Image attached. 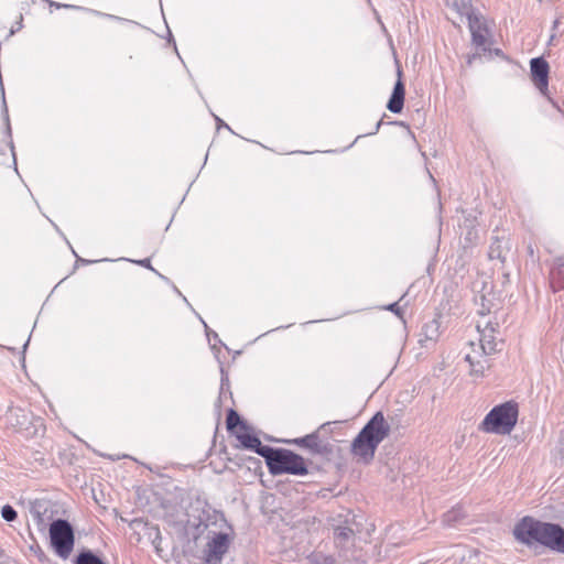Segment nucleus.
Listing matches in <instances>:
<instances>
[{"mask_svg":"<svg viewBox=\"0 0 564 564\" xmlns=\"http://www.w3.org/2000/svg\"><path fill=\"white\" fill-rule=\"evenodd\" d=\"M513 535L523 544L539 543L551 551L564 554V528L557 523L543 522L525 516L514 525Z\"/></svg>","mask_w":564,"mask_h":564,"instance_id":"obj_1","label":"nucleus"},{"mask_svg":"<svg viewBox=\"0 0 564 564\" xmlns=\"http://www.w3.org/2000/svg\"><path fill=\"white\" fill-rule=\"evenodd\" d=\"M390 425L382 412H377L364 425L350 445V453L358 462L370 464L379 444L389 436Z\"/></svg>","mask_w":564,"mask_h":564,"instance_id":"obj_2","label":"nucleus"},{"mask_svg":"<svg viewBox=\"0 0 564 564\" xmlns=\"http://www.w3.org/2000/svg\"><path fill=\"white\" fill-rule=\"evenodd\" d=\"M263 458L265 459L269 473L273 476L283 474L305 476L308 474L305 459L290 449L270 446L269 453Z\"/></svg>","mask_w":564,"mask_h":564,"instance_id":"obj_3","label":"nucleus"},{"mask_svg":"<svg viewBox=\"0 0 564 564\" xmlns=\"http://www.w3.org/2000/svg\"><path fill=\"white\" fill-rule=\"evenodd\" d=\"M519 415L518 404L507 401L494 406L481 422V430L487 433L510 434Z\"/></svg>","mask_w":564,"mask_h":564,"instance_id":"obj_4","label":"nucleus"},{"mask_svg":"<svg viewBox=\"0 0 564 564\" xmlns=\"http://www.w3.org/2000/svg\"><path fill=\"white\" fill-rule=\"evenodd\" d=\"M51 545L55 553L66 560L74 547L75 535L72 524L65 519L54 520L50 525Z\"/></svg>","mask_w":564,"mask_h":564,"instance_id":"obj_5","label":"nucleus"},{"mask_svg":"<svg viewBox=\"0 0 564 564\" xmlns=\"http://www.w3.org/2000/svg\"><path fill=\"white\" fill-rule=\"evenodd\" d=\"M466 18L471 34V43L476 47V53L468 56L467 63L470 65L473 61L480 57L487 52L490 53V42L488 40L489 30L481 17L477 15L474 10L466 8Z\"/></svg>","mask_w":564,"mask_h":564,"instance_id":"obj_6","label":"nucleus"},{"mask_svg":"<svg viewBox=\"0 0 564 564\" xmlns=\"http://www.w3.org/2000/svg\"><path fill=\"white\" fill-rule=\"evenodd\" d=\"M194 510L198 512V523L196 525L198 529L200 527L204 529L216 527L219 530H223L225 527L230 528L224 512L214 509L206 500L197 498Z\"/></svg>","mask_w":564,"mask_h":564,"instance_id":"obj_7","label":"nucleus"},{"mask_svg":"<svg viewBox=\"0 0 564 564\" xmlns=\"http://www.w3.org/2000/svg\"><path fill=\"white\" fill-rule=\"evenodd\" d=\"M230 544L229 535L225 532L214 533L205 549V561L207 564H219L228 552Z\"/></svg>","mask_w":564,"mask_h":564,"instance_id":"obj_8","label":"nucleus"},{"mask_svg":"<svg viewBox=\"0 0 564 564\" xmlns=\"http://www.w3.org/2000/svg\"><path fill=\"white\" fill-rule=\"evenodd\" d=\"M531 79L540 93L549 97V63L543 57H534L530 61Z\"/></svg>","mask_w":564,"mask_h":564,"instance_id":"obj_9","label":"nucleus"},{"mask_svg":"<svg viewBox=\"0 0 564 564\" xmlns=\"http://www.w3.org/2000/svg\"><path fill=\"white\" fill-rule=\"evenodd\" d=\"M289 444H295L300 447H305L310 453L314 455L327 456L333 454V445L328 442H322L319 440L318 432L307 434L303 437L288 441Z\"/></svg>","mask_w":564,"mask_h":564,"instance_id":"obj_10","label":"nucleus"},{"mask_svg":"<svg viewBox=\"0 0 564 564\" xmlns=\"http://www.w3.org/2000/svg\"><path fill=\"white\" fill-rule=\"evenodd\" d=\"M397 74H398V80L394 84L392 94L387 104V108L393 113H400L402 111L403 106H404V98H405V86L401 79V76H402L401 68H398Z\"/></svg>","mask_w":564,"mask_h":564,"instance_id":"obj_11","label":"nucleus"},{"mask_svg":"<svg viewBox=\"0 0 564 564\" xmlns=\"http://www.w3.org/2000/svg\"><path fill=\"white\" fill-rule=\"evenodd\" d=\"M236 437L241 443L243 448L250 449L257 453L259 456L264 457L269 453L270 446L263 445L260 438L250 433H236Z\"/></svg>","mask_w":564,"mask_h":564,"instance_id":"obj_12","label":"nucleus"},{"mask_svg":"<svg viewBox=\"0 0 564 564\" xmlns=\"http://www.w3.org/2000/svg\"><path fill=\"white\" fill-rule=\"evenodd\" d=\"M496 327L491 322H488L480 334V348L485 355H492L499 349L497 348L498 343L495 337Z\"/></svg>","mask_w":564,"mask_h":564,"instance_id":"obj_13","label":"nucleus"},{"mask_svg":"<svg viewBox=\"0 0 564 564\" xmlns=\"http://www.w3.org/2000/svg\"><path fill=\"white\" fill-rule=\"evenodd\" d=\"M8 422L19 431L28 430L32 415L21 408H11L7 414Z\"/></svg>","mask_w":564,"mask_h":564,"instance_id":"obj_14","label":"nucleus"},{"mask_svg":"<svg viewBox=\"0 0 564 564\" xmlns=\"http://www.w3.org/2000/svg\"><path fill=\"white\" fill-rule=\"evenodd\" d=\"M226 424H227V430L230 433L236 434L235 430L237 427H240V430H243V431L248 430L247 423L240 417L238 412L235 411L234 409L228 410L227 417H226Z\"/></svg>","mask_w":564,"mask_h":564,"instance_id":"obj_15","label":"nucleus"},{"mask_svg":"<svg viewBox=\"0 0 564 564\" xmlns=\"http://www.w3.org/2000/svg\"><path fill=\"white\" fill-rule=\"evenodd\" d=\"M466 518V513L460 506H456L443 514V523L453 527L455 523Z\"/></svg>","mask_w":564,"mask_h":564,"instance_id":"obj_16","label":"nucleus"},{"mask_svg":"<svg viewBox=\"0 0 564 564\" xmlns=\"http://www.w3.org/2000/svg\"><path fill=\"white\" fill-rule=\"evenodd\" d=\"M74 564H107L101 557L91 550L84 549L76 556Z\"/></svg>","mask_w":564,"mask_h":564,"instance_id":"obj_17","label":"nucleus"},{"mask_svg":"<svg viewBox=\"0 0 564 564\" xmlns=\"http://www.w3.org/2000/svg\"><path fill=\"white\" fill-rule=\"evenodd\" d=\"M334 536L338 544L345 545L354 536V530L348 525H337L334 529Z\"/></svg>","mask_w":564,"mask_h":564,"instance_id":"obj_18","label":"nucleus"},{"mask_svg":"<svg viewBox=\"0 0 564 564\" xmlns=\"http://www.w3.org/2000/svg\"><path fill=\"white\" fill-rule=\"evenodd\" d=\"M488 257L494 260L498 259L505 260V248L502 246V241L498 237H492L491 243L489 246Z\"/></svg>","mask_w":564,"mask_h":564,"instance_id":"obj_19","label":"nucleus"},{"mask_svg":"<svg viewBox=\"0 0 564 564\" xmlns=\"http://www.w3.org/2000/svg\"><path fill=\"white\" fill-rule=\"evenodd\" d=\"M550 274L553 286L564 289V261L556 263Z\"/></svg>","mask_w":564,"mask_h":564,"instance_id":"obj_20","label":"nucleus"},{"mask_svg":"<svg viewBox=\"0 0 564 564\" xmlns=\"http://www.w3.org/2000/svg\"><path fill=\"white\" fill-rule=\"evenodd\" d=\"M465 360L470 366V373L475 376H482L485 370L489 368V364L487 360L476 361L470 355H466Z\"/></svg>","mask_w":564,"mask_h":564,"instance_id":"obj_21","label":"nucleus"},{"mask_svg":"<svg viewBox=\"0 0 564 564\" xmlns=\"http://www.w3.org/2000/svg\"><path fill=\"white\" fill-rule=\"evenodd\" d=\"M440 323L436 319H432L423 326V334L426 339L435 340L438 337Z\"/></svg>","mask_w":564,"mask_h":564,"instance_id":"obj_22","label":"nucleus"},{"mask_svg":"<svg viewBox=\"0 0 564 564\" xmlns=\"http://www.w3.org/2000/svg\"><path fill=\"white\" fill-rule=\"evenodd\" d=\"M1 517L7 521V522H12L14 521L17 518H18V512L15 511V509L10 506V505H4L2 508H1Z\"/></svg>","mask_w":564,"mask_h":564,"instance_id":"obj_23","label":"nucleus"},{"mask_svg":"<svg viewBox=\"0 0 564 564\" xmlns=\"http://www.w3.org/2000/svg\"><path fill=\"white\" fill-rule=\"evenodd\" d=\"M150 530L154 531V538H153V544L155 545L156 550H159V546H158V541L161 540V533H160V529L158 525H152L150 528Z\"/></svg>","mask_w":564,"mask_h":564,"instance_id":"obj_24","label":"nucleus"},{"mask_svg":"<svg viewBox=\"0 0 564 564\" xmlns=\"http://www.w3.org/2000/svg\"><path fill=\"white\" fill-rule=\"evenodd\" d=\"M134 262H135L137 264L141 265V267H144V268L150 269V270H152V271H154V272H155V270H154V269L152 268V265H151V261H150V259H149V258H145V259H142V260H137V261H134Z\"/></svg>","mask_w":564,"mask_h":564,"instance_id":"obj_25","label":"nucleus"},{"mask_svg":"<svg viewBox=\"0 0 564 564\" xmlns=\"http://www.w3.org/2000/svg\"><path fill=\"white\" fill-rule=\"evenodd\" d=\"M50 6L54 7L56 9H61V8H65V9L76 8L75 6H72V4H63V3H58V2H54V1H50Z\"/></svg>","mask_w":564,"mask_h":564,"instance_id":"obj_26","label":"nucleus"},{"mask_svg":"<svg viewBox=\"0 0 564 564\" xmlns=\"http://www.w3.org/2000/svg\"><path fill=\"white\" fill-rule=\"evenodd\" d=\"M387 310H389L390 312H393L397 315L401 314V310H400L398 303H392V304L388 305Z\"/></svg>","mask_w":564,"mask_h":564,"instance_id":"obj_27","label":"nucleus"},{"mask_svg":"<svg viewBox=\"0 0 564 564\" xmlns=\"http://www.w3.org/2000/svg\"><path fill=\"white\" fill-rule=\"evenodd\" d=\"M22 20H23V18H22V15H20V20L17 22L15 29L14 28L11 29V34H13L15 31H19L22 28Z\"/></svg>","mask_w":564,"mask_h":564,"instance_id":"obj_28","label":"nucleus"},{"mask_svg":"<svg viewBox=\"0 0 564 564\" xmlns=\"http://www.w3.org/2000/svg\"><path fill=\"white\" fill-rule=\"evenodd\" d=\"M35 553L40 561H43L44 558H46L45 553L39 546H37V551H35Z\"/></svg>","mask_w":564,"mask_h":564,"instance_id":"obj_29","label":"nucleus"},{"mask_svg":"<svg viewBox=\"0 0 564 564\" xmlns=\"http://www.w3.org/2000/svg\"><path fill=\"white\" fill-rule=\"evenodd\" d=\"M381 124H382V120H379L375 127V130L372 132H370L369 134H376L379 131Z\"/></svg>","mask_w":564,"mask_h":564,"instance_id":"obj_30","label":"nucleus"},{"mask_svg":"<svg viewBox=\"0 0 564 564\" xmlns=\"http://www.w3.org/2000/svg\"><path fill=\"white\" fill-rule=\"evenodd\" d=\"M221 373L224 375V369L221 368ZM225 384H228V378L224 377L221 378V388H224Z\"/></svg>","mask_w":564,"mask_h":564,"instance_id":"obj_31","label":"nucleus"},{"mask_svg":"<svg viewBox=\"0 0 564 564\" xmlns=\"http://www.w3.org/2000/svg\"><path fill=\"white\" fill-rule=\"evenodd\" d=\"M216 120L218 122V124H223L225 126L227 129H230L221 119H219L218 117H216Z\"/></svg>","mask_w":564,"mask_h":564,"instance_id":"obj_32","label":"nucleus"},{"mask_svg":"<svg viewBox=\"0 0 564 564\" xmlns=\"http://www.w3.org/2000/svg\"><path fill=\"white\" fill-rule=\"evenodd\" d=\"M495 54L498 55V56H501L502 55V51L500 48H496L495 50Z\"/></svg>","mask_w":564,"mask_h":564,"instance_id":"obj_33","label":"nucleus"},{"mask_svg":"<svg viewBox=\"0 0 564 564\" xmlns=\"http://www.w3.org/2000/svg\"><path fill=\"white\" fill-rule=\"evenodd\" d=\"M394 123H395V124H399V126H402V127H405V126H406L403 121H395Z\"/></svg>","mask_w":564,"mask_h":564,"instance_id":"obj_34","label":"nucleus"},{"mask_svg":"<svg viewBox=\"0 0 564 564\" xmlns=\"http://www.w3.org/2000/svg\"><path fill=\"white\" fill-rule=\"evenodd\" d=\"M558 24H560V21L555 20L554 23H553V28L556 29Z\"/></svg>","mask_w":564,"mask_h":564,"instance_id":"obj_35","label":"nucleus"},{"mask_svg":"<svg viewBox=\"0 0 564 564\" xmlns=\"http://www.w3.org/2000/svg\"><path fill=\"white\" fill-rule=\"evenodd\" d=\"M329 424H330L329 422L322 424V425H321V427H319V430L325 429V426H327V425H329Z\"/></svg>","mask_w":564,"mask_h":564,"instance_id":"obj_36","label":"nucleus"},{"mask_svg":"<svg viewBox=\"0 0 564 564\" xmlns=\"http://www.w3.org/2000/svg\"><path fill=\"white\" fill-rule=\"evenodd\" d=\"M82 262L89 263V261H86L85 259H79Z\"/></svg>","mask_w":564,"mask_h":564,"instance_id":"obj_37","label":"nucleus"},{"mask_svg":"<svg viewBox=\"0 0 564 564\" xmlns=\"http://www.w3.org/2000/svg\"><path fill=\"white\" fill-rule=\"evenodd\" d=\"M29 340L24 344L23 348L25 349L28 347Z\"/></svg>","mask_w":564,"mask_h":564,"instance_id":"obj_38","label":"nucleus"}]
</instances>
